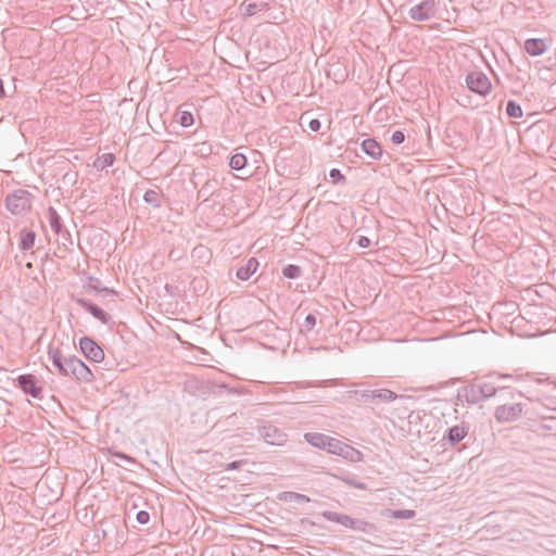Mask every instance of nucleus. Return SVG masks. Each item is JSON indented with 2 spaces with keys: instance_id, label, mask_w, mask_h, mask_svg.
Wrapping results in <instances>:
<instances>
[{
  "instance_id": "obj_30",
  "label": "nucleus",
  "mask_w": 556,
  "mask_h": 556,
  "mask_svg": "<svg viewBox=\"0 0 556 556\" xmlns=\"http://www.w3.org/2000/svg\"><path fill=\"white\" fill-rule=\"evenodd\" d=\"M478 387H479V390H480L479 392L481 393L482 400L489 399V397L495 395V393L497 391L496 387L490 382L479 383Z\"/></svg>"
},
{
  "instance_id": "obj_36",
  "label": "nucleus",
  "mask_w": 556,
  "mask_h": 556,
  "mask_svg": "<svg viewBox=\"0 0 556 556\" xmlns=\"http://www.w3.org/2000/svg\"><path fill=\"white\" fill-rule=\"evenodd\" d=\"M342 480L346 484H349V485H351V486H353L355 489H358V490H365L366 489V484L364 482L355 481L354 479L349 478V477L342 478Z\"/></svg>"
},
{
  "instance_id": "obj_18",
  "label": "nucleus",
  "mask_w": 556,
  "mask_h": 556,
  "mask_svg": "<svg viewBox=\"0 0 556 556\" xmlns=\"http://www.w3.org/2000/svg\"><path fill=\"white\" fill-rule=\"evenodd\" d=\"M383 518H394V519H412L415 517L416 513L412 509H383L380 513Z\"/></svg>"
},
{
  "instance_id": "obj_37",
  "label": "nucleus",
  "mask_w": 556,
  "mask_h": 556,
  "mask_svg": "<svg viewBox=\"0 0 556 556\" xmlns=\"http://www.w3.org/2000/svg\"><path fill=\"white\" fill-rule=\"evenodd\" d=\"M405 140V135L401 130H395L391 136V141L394 144H401Z\"/></svg>"
},
{
  "instance_id": "obj_47",
  "label": "nucleus",
  "mask_w": 556,
  "mask_h": 556,
  "mask_svg": "<svg viewBox=\"0 0 556 556\" xmlns=\"http://www.w3.org/2000/svg\"><path fill=\"white\" fill-rule=\"evenodd\" d=\"M553 412L556 414V407H555V408H553ZM549 419H556V415H555V416H553V417H551Z\"/></svg>"
},
{
  "instance_id": "obj_29",
  "label": "nucleus",
  "mask_w": 556,
  "mask_h": 556,
  "mask_svg": "<svg viewBox=\"0 0 556 556\" xmlns=\"http://www.w3.org/2000/svg\"><path fill=\"white\" fill-rule=\"evenodd\" d=\"M506 113L510 117L519 118L522 116V109L516 101L509 100L506 105Z\"/></svg>"
},
{
  "instance_id": "obj_21",
  "label": "nucleus",
  "mask_w": 556,
  "mask_h": 556,
  "mask_svg": "<svg viewBox=\"0 0 556 556\" xmlns=\"http://www.w3.org/2000/svg\"><path fill=\"white\" fill-rule=\"evenodd\" d=\"M218 186V181L216 179H208L198 191V199L202 201H207L216 191Z\"/></svg>"
},
{
  "instance_id": "obj_24",
  "label": "nucleus",
  "mask_w": 556,
  "mask_h": 556,
  "mask_svg": "<svg viewBox=\"0 0 556 556\" xmlns=\"http://www.w3.org/2000/svg\"><path fill=\"white\" fill-rule=\"evenodd\" d=\"M351 529L361 531L364 533H371V532L376 531V527L372 523L367 522L362 519H354V518L352 521Z\"/></svg>"
},
{
  "instance_id": "obj_25",
  "label": "nucleus",
  "mask_w": 556,
  "mask_h": 556,
  "mask_svg": "<svg viewBox=\"0 0 556 556\" xmlns=\"http://www.w3.org/2000/svg\"><path fill=\"white\" fill-rule=\"evenodd\" d=\"M247 156L242 153H236L230 157L229 166L231 169L241 170L247 165Z\"/></svg>"
},
{
  "instance_id": "obj_19",
  "label": "nucleus",
  "mask_w": 556,
  "mask_h": 556,
  "mask_svg": "<svg viewBox=\"0 0 556 556\" xmlns=\"http://www.w3.org/2000/svg\"><path fill=\"white\" fill-rule=\"evenodd\" d=\"M36 240V233L29 229H22L20 232V249L28 251L33 249Z\"/></svg>"
},
{
  "instance_id": "obj_9",
  "label": "nucleus",
  "mask_w": 556,
  "mask_h": 556,
  "mask_svg": "<svg viewBox=\"0 0 556 556\" xmlns=\"http://www.w3.org/2000/svg\"><path fill=\"white\" fill-rule=\"evenodd\" d=\"M522 414L520 403L500 405L495 410V418L500 422H510L517 420Z\"/></svg>"
},
{
  "instance_id": "obj_44",
  "label": "nucleus",
  "mask_w": 556,
  "mask_h": 556,
  "mask_svg": "<svg viewBox=\"0 0 556 556\" xmlns=\"http://www.w3.org/2000/svg\"><path fill=\"white\" fill-rule=\"evenodd\" d=\"M68 176H70V174H68V173H67V174H65V175H64V180H65V179L71 180V177H68Z\"/></svg>"
},
{
  "instance_id": "obj_22",
  "label": "nucleus",
  "mask_w": 556,
  "mask_h": 556,
  "mask_svg": "<svg viewBox=\"0 0 556 556\" xmlns=\"http://www.w3.org/2000/svg\"><path fill=\"white\" fill-rule=\"evenodd\" d=\"M478 384H472L469 387H466L463 390V394L460 396H464L465 400L470 404H477L482 401L481 393L479 392Z\"/></svg>"
},
{
  "instance_id": "obj_46",
  "label": "nucleus",
  "mask_w": 556,
  "mask_h": 556,
  "mask_svg": "<svg viewBox=\"0 0 556 556\" xmlns=\"http://www.w3.org/2000/svg\"><path fill=\"white\" fill-rule=\"evenodd\" d=\"M543 428H544V429H548V430H551V429H552V426H549V425H544V426H543Z\"/></svg>"
},
{
  "instance_id": "obj_8",
  "label": "nucleus",
  "mask_w": 556,
  "mask_h": 556,
  "mask_svg": "<svg viewBox=\"0 0 556 556\" xmlns=\"http://www.w3.org/2000/svg\"><path fill=\"white\" fill-rule=\"evenodd\" d=\"M79 349L88 359L100 363L104 359V352L101 346L91 338L84 337L79 341Z\"/></svg>"
},
{
  "instance_id": "obj_17",
  "label": "nucleus",
  "mask_w": 556,
  "mask_h": 556,
  "mask_svg": "<svg viewBox=\"0 0 556 556\" xmlns=\"http://www.w3.org/2000/svg\"><path fill=\"white\" fill-rule=\"evenodd\" d=\"M321 516L328 521L337 522L345 528L351 529L353 518L348 515H343V514H339V513L330 511V510H325L321 513Z\"/></svg>"
},
{
  "instance_id": "obj_42",
  "label": "nucleus",
  "mask_w": 556,
  "mask_h": 556,
  "mask_svg": "<svg viewBox=\"0 0 556 556\" xmlns=\"http://www.w3.org/2000/svg\"><path fill=\"white\" fill-rule=\"evenodd\" d=\"M242 462H231L225 465V470H236L241 466Z\"/></svg>"
},
{
  "instance_id": "obj_32",
  "label": "nucleus",
  "mask_w": 556,
  "mask_h": 556,
  "mask_svg": "<svg viewBox=\"0 0 556 556\" xmlns=\"http://www.w3.org/2000/svg\"><path fill=\"white\" fill-rule=\"evenodd\" d=\"M115 162V155L113 153H105L98 157V163L101 168L112 166Z\"/></svg>"
},
{
  "instance_id": "obj_41",
  "label": "nucleus",
  "mask_w": 556,
  "mask_h": 556,
  "mask_svg": "<svg viewBox=\"0 0 556 556\" xmlns=\"http://www.w3.org/2000/svg\"><path fill=\"white\" fill-rule=\"evenodd\" d=\"M113 456L119 460L126 462V463H135V459L124 453H114Z\"/></svg>"
},
{
  "instance_id": "obj_39",
  "label": "nucleus",
  "mask_w": 556,
  "mask_h": 556,
  "mask_svg": "<svg viewBox=\"0 0 556 556\" xmlns=\"http://www.w3.org/2000/svg\"><path fill=\"white\" fill-rule=\"evenodd\" d=\"M308 127L312 131H319L320 127H321V123L318 118H313L309 121L308 123Z\"/></svg>"
},
{
  "instance_id": "obj_31",
  "label": "nucleus",
  "mask_w": 556,
  "mask_h": 556,
  "mask_svg": "<svg viewBox=\"0 0 556 556\" xmlns=\"http://www.w3.org/2000/svg\"><path fill=\"white\" fill-rule=\"evenodd\" d=\"M282 274L286 278L296 279L301 276L302 269L298 265L289 264L282 269Z\"/></svg>"
},
{
  "instance_id": "obj_1",
  "label": "nucleus",
  "mask_w": 556,
  "mask_h": 556,
  "mask_svg": "<svg viewBox=\"0 0 556 556\" xmlns=\"http://www.w3.org/2000/svg\"><path fill=\"white\" fill-rule=\"evenodd\" d=\"M56 369L61 376L73 377L78 381L91 382L93 380V374L90 368L76 356H64L62 359V369Z\"/></svg>"
},
{
  "instance_id": "obj_38",
  "label": "nucleus",
  "mask_w": 556,
  "mask_h": 556,
  "mask_svg": "<svg viewBox=\"0 0 556 556\" xmlns=\"http://www.w3.org/2000/svg\"><path fill=\"white\" fill-rule=\"evenodd\" d=\"M136 519L141 525H147L150 520V515L146 510H140L137 513Z\"/></svg>"
},
{
  "instance_id": "obj_6",
  "label": "nucleus",
  "mask_w": 556,
  "mask_h": 556,
  "mask_svg": "<svg viewBox=\"0 0 556 556\" xmlns=\"http://www.w3.org/2000/svg\"><path fill=\"white\" fill-rule=\"evenodd\" d=\"M48 220L50 224L51 229L54 233L60 236L61 243L63 247H68L73 244L72 235L67 229H65L62 225V219L60 215L58 214L56 210L52 206L48 208L47 212Z\"/></svg>"
},
{
  "instance_id": "obj_26",
  "label": "nucleus",
  "mask_w": 556,
  "mask_h": 556,
  "mask_svg": "<svg viewBox=\"0 0 556 556\" xmlns=\"http://www.w3.org/2000/svg\"><path fill=\"white\" fill-rule=\"evenodd\" d=\"M48 357H49V361H51L52 365L55 368L62 369V359H63L64 355L58 348L49 346Z\"/></svg>"
},
{
  "instance_id": "obj_28",
  "label": "nucleus",
  "mask_w": 556,
  "mask_h": 556,
  "mask_svg": "<svg viewBox=\"0 0 556 556\" xmlns=\"http://www.w3.org/2000/svg\"><path fill=\"white\" fill-rule=\"evenodd\" d=\"M176 119L182 127H189L193 124L194 118L192 113L188 111H179L176 113Z\"/></svg>"
},
{
  "instance_id": "obj_35",
  "label": "nucleus",
  "mask_w": 556,
  "mask_h": 556,
  "mask_svg": "<svg viewBox=\"0 0 556 556\" xmlns=\"http://www.w3.org/2000/svg\"><path fill=\"white\" fill-rule=\"evenodd\" d=\"M316 325V317L314 314H308L305 317L304 328L306 331H311Z\"/></svg>"
},
{
  "instance_id": "obj_10",
  "label": "nucleus",
  "mask_w": 556,
  "mask_h": 556,
  "mask_svg": "<svg viewBox=\"0 0 556 556\" xmlns=\"http://www.w3.org/2000/svg\"><path fill=\"white\" fill-rule=\"evenodd\" d=\"M264 441L271 445H283L287 442V434L274 425H267L258 429Z\"/></svg>"
},
{
  "instance_id": "obj_5",
  "label": "nucleus",
  "mask_w": 556,
  "mask_h": 556,
  "mask_svg": "<svg viewBox=\"0 0 556 556\" xmlns=\"http://www.w3.org/2000/svg\"><path fill=\"white\" fill-rule=\"evenodd\" d=\"M5 205L12 214H21L30 208V193L26 190H16L7 197Z\"/></svg>"
},
{
  "instance_id": "obj_14",
  "label": "nucleus",
  "mask_w": 556,
  "mask_h": 556,
  "mask_svg": "<svg viewBox=\"0 0 556 556\" xmlns=\"http://www.w3.org/2000/svg\"><path fill=\"white\" fill-rule=\"evenodd\" d=\"M361 148L372 160H379L382 156V148L375 139L368 138L363 140Z\"/></svg>"
},
{
  "instance_id": "obj_40",
  "label": "nucleus",
  "mask_w": 556,
  "mask_h": 556,
  "mask_svg": "<svg viewBox=\"0 0 556 556\" xmlns=\"http://www.w3.org/2000/svg\"><path fill=\"white\" fill-rule=\"evenodd\" d=\"M357 244H358V247L365 249V248H368L371 244V241L366 236H359L358 239H357Z\"/></svg>"
},
{
  "instance_id": "obj_3",
  "label": "nucleus",
  "mask_w": 556,
  "mask_h": 556,
  "mask_svg": "<svg viewBox=\"0 0 556 556\" xmlns=\"http://www.w3.org/2000/svg\"><path fill=\"white\" fill-rule=\"evenodd\" d=\"M304 439L312 446L327 451L328 453L334 455L337 453L338 447L341 446L340 440L331 438L320 432H307L304 434Z\"/></svg>"
},
{
  "instance_id": "obj_34",
  "label": "nucleus",
  "mask_w": 556,
  "mask_h": 556,
  "mask_svg": "<svg viewBox=\"0 0 556 556\" xmlns=\"http://www.w3.org/2000/svg\"><path fill=\"white\" fill-rule=\"evenodd\" d=\"M329 176L333 184L342 182L345 180L344 175H342L341 170L338 168L330 169Z\"/></svg>"
},
{
  "instance_id": "obj_11",
  "label": "nucleus",
  "mask_w": 556,
  "mask_h": 556,
  "mask_svg": "<svg viewBox=\"0 0 556 556\" xmlns=\"http://www.w3.org/2000/svg\"><path fill=\"white\" fill-rule=\"evenodd\" d=\"M18 387L24 393L29 394L35 399H40L42 388L38 386V379L31 374L21 375L17 378Z\"/></svg>"
},
{
  "instance_id": "obj_27",
  "label": "nucleus",
  "mask_w": 556,
  "mask_h": 556,
  "mask_svg": "<svg viewBox=\"0 0 556 556\" xmlns=\"http://www.w3.org/2000/svg\"><path fill=\"white\" fill-rule=\"evenodd\" d=\"M143 200L146 203L152 205L153 207L157 208L161 206V197L156 190H153V189L147 190L143 195Z\"/></svg>"
},
{
  "instance_id": "obj_20",
  "label": "nucleus",
  "mask_w": 556,
  "mask_h": 556,
  "mask_svg": "<svg viewBox=\"0 0 556 556\" xmlns=\"http://www.w3.org/2000/svg\"><path fill=\"white\" fill-rule=\"evenodd\" d=\"M467 434V428L464 426H454L447 430L444 439H447L452 445L460 442Z\"/></svg>"
},
{
  "instance_id": "obj_45",
  "label": "nucleus",
  "mask_w": 556,
  "mask_h": 556,
  "mask_svg": "<svg viewBox=\"0 0 556 556\" xmlns=\"http://www.w3.org/2000/svg\"><path fill=\"white\" fill-rule=\"evenodd\" d=\"M68 176H70V174H68V173H67V174H65V175H64V180H65V179L71 180V177H68Z\"/></svg>"
},
{
  "instance_id": "obj_23",
  "label": "nucleus",
  "mask_w": 556,
  "mask_h": 556,
  "mask_svg": "<svg viewBox=\"0 0 556 556\" xmlns=\"http://www.w3.org/2000/svg\"><path fill=\"white\" fill-rule=\"evenodd\" d=\"M280 500L285 501V502L299 503V504L308 503L311 501L308 496H306L304 494L296 493V492H283L280 495Z\"/></svg>"
},
{
  "instance_id": "obj_2",
  "label": "nucleus",
  "mask_w": 556,
  "mask_h": 556,
  "mask_svg": "<svg viewBox=\"0 0 556 556\" xmlns=\"http://www.w3.org/2000/svg\"><path fill=\"white\" fill-rule=\"evenodd\" d=\"M465 83L471 92L481 97H486L492 90V84L489 77L481 71L468 73Z\"/></svg>"
},
{
  "instance_id": "obj_4",
  "label": "nucleus",
  "mask_w": 556,
  "mask_h": 556,
  "mask_svg": "<svg viewBox=\"0 0 556 556\" xmlns=\"http://www.w3.org/2000/svg\"><path fill=\"white\" fill-rule=\"evenodd\" d=\"M358 395L363 403H389L397 399V394L389 389H375V390H356L353 391Z\"/></svg>"
},
{
  "instance_id": "obj_12",
  "label": "nucleus",
  "mask_w": 556,
  "mask_h": 556,
  "mask_svg": "<svg viewBox=\"0 0 556 556\" xmlns=\"http://www.w3.org/2000/svg\"><path fill=\"white\" fill-rule=\"evenodd\" d=\"M76 302L80 307L90 313L96 319L100 320L102 324L108 325L110 323L111 316L106 312H104L100 306L91 303L86 299H77Z\"/></svg>"
},
{
  "instance_id": "obj_16",
  "label": "nucleus",
  "mask_w": 556,
  "mask_h": 556,
  "mask_svg": "<svg viewBox=\"0 0 556 556\" xmlns=\"http://www.w3.org/2000/svg\"><path fill=\"white\" fill-rule=\"evenodd\" d=\"M258 267V261L255 257H251L248 260V262L238 268L237 270V278L240 280H248L257 269Z\"/></svg>"
},
{
  "instance_id": "obj_33",
  "label": "nucleus",
  "mask_w": 556,
  "mask_h": 556,
  "mask_svg": "<svg viewBox=\"0 0 556 556\" xmlns=\"http://www.w3.org/2000/svg\"><path fill=\"white\" fill-rule=\"evenodd\" d=\"M88 288L94 290V291H98V292H104V293H111V294H115V292L109 288H105V287H101L100 286V280L99 279H93V278H90V282L88 283Z\"/></svg>"
},
{
  "instance_id": "obj_13",
  "label": "nucleus",
  "mask_w": 556,
  "mask_h": 556,
  "mask_svg": "<svg viewBox=\"0 0 556 556\" xmlns=\"http://www.w3.org/2000/svg\"><path fill=\"white\" fill-rule=\"evenodd\" d=\"M336 455L342 456L344 459L353 463L361 462L363 458V454L358 450L342 441L341 446L338 447Z\"/></svg>"
},
{
  "instance_id": "obj_15",
  "label": "nucleus",
  "mask_w": 556,
  "mask_h": 556,
  "mask_svg": "<svg viewBox=\"0 0 556 556\" xmlns=\"http://www.w3.org/2000/svg\"><path fill=\"white\" fill-rule=\"evenodd\" d=\"M525 50L532 56H539L546 50V45L543 39L531 38L526 40Z\"/></svg>"
},
{
  "instance_id": "obj_7",
  "label": "nucleus",
  "mask_w": 556,
  "mask_h": 556,
  "mask_svg": "<svg viewBox=\"0 0 556 556\" xmlns=\"http://www.w3.org/2000/svg\"><path fill=\"white\" fill-rule=\"evenodd\" d=\"M437 13L434 0H424L408 10V16L418 22L432 18Z\"/></svg>"
},
{
  "instance_id": "obj_43",
  "label": "nucleus",
  "mask_w": 556,
  "mask_h": 556,
  "mask_svg": "<svg viewBox=\"0 0 556 556\" xmlns=\"http://www.w3.org/2000/svg\"><path fill=\"white\" fill-rule=\"evenodd\" d=\"M257 10V4L256 3H250L248 4L247 9H245V14L251 16L253 15Z\"/></svg>"
}]
</instances>
